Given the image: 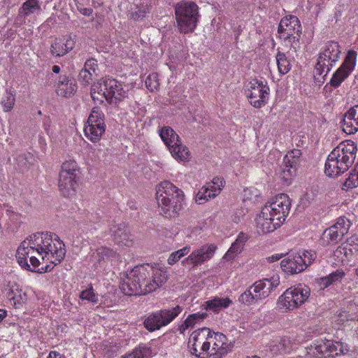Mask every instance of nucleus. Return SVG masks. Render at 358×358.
<instances>
[{"mask_svg": "<svg viewBox=\"0 0 358 358\" xmlns=\"http://www.w3.org/2000/svg\"><path fill=\"white\" fill-rule=\"evenodd\" d=\"M358 187V173L355 171V169L350 173L348 177L343 183V189H348Z\"/></svg>", "mask_w": 358, "mask_h": 358, "instance_id": "40", "label": "nucleus"}, {"mask_svg": "<svg viewBox=\"0 0 358 358\" xmlns=\"http://www.w3.org/2000/svg\"><path fill=\"white\" fill-rule=\"evenodd\" d=\"M189 251H190V247L185 246L183 248L176 251L175 253L178 257L179 259H180L185 255H187L189 252Z\"/></svg>", "mask_w": 358, "mask_h": 358, "instance_id": "54", "label": "nucleus"}, {"mask_svg": "<svg viewBox=\"0 0 358 358\" xmlns=\"http://www.w3.org/2000/svg\"><path fill=\"white\" fill-rule=\"evenodd\" d=\"M34 238H36L35 234L30 235L21 243L17 250L16 258L22 268L32 272L42 273L39 269L37 270L41 264V257L38 256V252L41 251L34 245Z\"/></svg>", "mask_w": 358, "mask_h": 358, "instance_id": "7", "label": "nucleus"}, {"mask_svg": "<svg viewBox=\"0 0 358 358\" xmlns=\"http://www.w3.org/2000/svg\"><path fill=\"white\" fill-rule=\"evenodd\" d=\"M150 4H141V6L138 7L136 10L131 12V16L134 20H139L145 17L146 14L150 13Z\"/></svg>", "mask_w": 358, "mask_h": 358, "instance_id": "39", "label": "nucleus"}, {"mask_svg": "<svg viewBox=\"0 0 358 358\" xmlns=\"http://www.w3.org/2000/svg\"><path fill=\"white\" fill-rule=\"evenodd\" d=\"M4 294L8 300L13 301V304L15 307H19L22 305L24 299L22 295L25 296V293H22V289L16 285L8 286V287L6 288Z\"/></svg>", "mask_w": 358, "mask_h": 358, "instance_id": "30", "label": "nucleus"}, {"mask_svg": "<svg viewBox=\"0 0 358 358\" xmlns=\"http://www.w3.org/2000/svg\"><path fill=\"white\" fill-rule=\"evenodd\" d=\"M219 194V189H213L210 185L206 184L197 192L196 195V202L201 204L212 198H215Z\"/></svg>", "mask_w": 358, "mask_h": 358, "instance_id": "32", "label": "nucleus"}, {"mask_svg": "<svg viewBox=\"0 0 358 358\" xmlns=\"http://www.w3.org/2000/svg\"><path fill=\"white\" fill-rule=\"evenodd\" d=\"M35 243L41 252L38 256L44 261H48L53 265L59 264L66 255L65 245L59 236L51 232H38L35 234Z\"/></svg>", "mask_w": 358, "mask_h": 358, "instance_id": "4", "label": "nucleus"}, {"mask_svg": "<svg viewBox=\"0 0 358 358\" xmlns=\"http://www.w3.org/2000/svg\"><path fill=\"white\" fill-rule=\"evenodd\" d=\"M75 41L71 36L57 38L51 44L50 52L55 57H62L73 49Z\"/></svg>", "mask_w": 358, "mask_h": 358, "instance_id": "24", "label": "nucleus"}, {"mask_svg": "<svg viewBox=\"0 0 358 358\" xmlns=\"http://www.w3.org/2000/svg\"><path fill=\"white\" fill-rule=\"evenodd\" d=\"M341 53V47L338 42L334 41L327 42L319 52L317 62L315 68V73L321 76L325 73L322 77L324 80L327 73L338 61Z\"/></svg>", "mask_w": 358, "mask_h": 358, "instance_id": "9", "label": "nucleus"}, {"mask_svg": "<svg viewBox=\"0 0 358 358\" xmlns=\"http://www.w3.org/2000/svg\"><path fill=\"white\" fill-rule=\"evenodd\" d=\"M178 257L176 255L175 252H172L167 259V262L170 265H173L179 261Z\"/></svg>", "mask_w": 358, "mask_h": 358, "instance_id": "56", "label": "nucleus"}, {"mask_svg": "<svg viewBox=\"0 0 358 358\" xmlns=\"http://www.w3.org/2000/svg\"><path fill=\"white\" fill-rule=\"evenodd\" d=\"M79 180V170L77 163L74 160L66 161L63 163L59 172V189L65 197L71 196L78 187Z\"/></svg>", "mask_w": 358, "mask_h": 358, "instance_id": "10", "label": "nucleus"}, {"mask_svg": "<svg viewBox=\"0 0 358 358\" xmlns=\"http://www.w3.org/2000/svg\"><path fill=\"white\" fill-rule=\"evenodd\" d=\"M178 27L181 33L192 32L199 17V7L193 1H180L175 6Z\"/></svg>", "mask_w": 358, "mask_h": 358, "instance_id": "8", "label": "nucleus"}, {"mask_svg": "<svg viewBox=\"0 0 358 358\" xmlns=\"http://www.w3.org/2000/svg\"><path fill=\"white\" fill-rule=\"evenodd\" d=\"M313 354L320 358H327L336 350L334 347V341L331 340H317L310 345Z\"/></svg>", "mask_w": 358, "mask_h": 358, "instance_id": "27", "label": "nucleus"}, {"mask_svg": "<svg viewBox=\"0 0 358 358\" xmlns=\"http://www.w3.org/2000/svg\"><path fill=\"white\" fill-rule=\"evenodd\" d=\"M225 182L223 178H214L212 181L207 182V185H210L213 189L217 188L219 189V193L220 192L222 187H224Z\"/></svg>", "mask_w": 358, "mask_h": 358, "instance_id": "49", "label": "nucleus"}, {"mask_svg": "<svg viewBox=\"0 0 358 358\" xmlns=\"http://www.w3.org/2000/svg\"><path fill=\"white\" fill-rule=\"evenodd\" d=\"M243 245L234 241L232 243L230 248L228 250L227 252L225 254L224 258L227 261L234 259L238 254H239L242 250L243 249Z\"/></svg>", "mask_w": 358, "mask_h": 358, "instance_id": "43", "label": "nucleus"}, {"mask_svg": "<svg viewBox=\"0 0 358 358\" xmlns=\"http://www.w3.org/2000/svg\"><path fill=\"white\" fill-rule=\"evenodd\" d=\"M348 250H349L345 247H341L336 250V253L344 254L345 256H347Z\"/></svg>", "mask_w": 358, "mask_h": 358, "instance_id": "61", "label": "nucleus"}, {"mask_svg": "<svg viewBox=\"0 0 358 358\" xmlns=\"http://www.w3.org/2000/svg\"><path fill=\"white\" fill-rule=\"evenodd\" d=\"M54 87L56 94L64 98L73 96L78 90V85L75 79L66 74L59 75L56 78Z\"/></svg>", "mask_w": 358, "mask_h": 358, "instance_id": "21", "label": "nucleus"}, {"mask_svg": "<svg viewBox=\"0 0 358 358\" xmlns=\"http://www.w3.org/2000/svg\"><path fill=\"white\" fill-rule=\"evenodd\" d=\"M79 296L82 300H87L93 303H96L99 301L98 296L94 293L92 286L82 291Z\"/></svg>", "mask_w": 358, "mask_h": 358, "instance_id": "41", "label": "nucleus"}, {"mask_svg": "<svg viewBox=\"0 0 358 358\" xmlns=\"http://www.w3.org/2000/svg\"><path fill=\"white\" fill-rule=\"evenodd\" d=\"M47 358H64L62 355L60 353L55 352V351H51Z\"/></svg>", "mask_w": 358, "mask_h": 358, "instance_id": "59", "label": "nucleus"}, {"mask_svg": "<svg viewBox=\"0 0 358 358\" xmlns=\"http://www.w3.org/2000/svg\"><path fill=\"white\" fill-rule=\"evenodd\" d=\"M157 199L160 213L166 217H174L182 208L184 194L181 189L168 180L162 181L157 191Z\"/></svg>", "mask_w": 358, "mask_h": 358, "instance_id": "5", "label": "nucleus"}, {"mask_svg": "<svg viewBox=\"0 0 358 358\" xmlns=\"http://www.w3.org/2000/svg\"><path fill=\"white\" fill-rule=\"evenodd\" d=\"M231 303V300L227 297H215L213 299L206 301L203 304V306L205 307L206 310H212L213 312H218L222 308L229 307Z\"/></svg>", "mask_w": 358, "mask_h": 358, "instance_id": "31", "label": "nucleus"}, {"mask_svg": "<svg viewBox=\"0 0 358 358\" xmlns=\"http://www.w3.org/2000/svg\"><path fill=\"white\" fill-rule=\"evenodd\" d=\"M279 285L280 277L278 275H274L270 278H264L256 281L251 285V287L259 303L267 298Z\"/></svg>", "mask_w": 358, "mask_h": 358, "instance_id": "20", "label": "nucleus"}, {"mask_svg": "<svg viewBox=\"0 0 358 358\" xmlns=\"http://www.w3.org/2000/svg\"><path fill=\"white\" fill-rule=\"evenodd\" d=\"M334 347L336 350L334 353L336 356L345 355L349 351L348 346L341 342H334Z\"/></svg>", "mask_w": 358, "mask_h": 358, "instance_id": "48", "label": "nucleus"}, {"mask_svg": "<svg viewBox=\"0 0 358 358\" xmlns=\"http://www.w3.org/2000/svg\"><path fill=\"white\" fill-rule=\"evenodd\" d=\"M83 69H86V72L91 73V77L93 78L94 75H97L98 63L97 60L94 58L88 59L84 64Z\"/></svg>", "mask_w": 358, "mask_h": 358, "instance_id": "44", "label": "nucleus"}, {"mask_svg": "<svg viewBox=\"0 0 358 358\" xmlns=\"http://www.w3.org/2000/svg\"><path fill=\"white\" fill-rule=\"evenodd\" d=\"M114 252L110 249H108V248H103L101 252H98V255L99 254H102V255H104L105 256H110L112 255V254H113Z\"/></svg>", "mask_w": 358, "mask_h": 358, "instance_id": "60", "label": "nucleus"}, {"mask_svg": "<svg viewBox=\"0 0 358 358\" xmlns=\"http://www.w3.org/2000/svg\"><path fill=\"white\" fill-rule=\"evenodd\" d=\"M357 52L350 50L341 66L334 73L330 81L324 86L327 89L329 85L334 88L338 87L355 69L357 62Z\"/></svg>", "mask_w": 358, "mask_h": 358, "instance_id": "17", "label": "nucleus"}, {"mask_svg": "<svg viewBox=\"0 0 358 358\" xmlns=\"http://www.w3.org/2000/svg\"><path fill=\"white\" fill-rule=\"evenodd\" d=\"M216 246L210 245H204L199 249L193 251L187 258L182 261V263L196 266L201 264L210 259L214 255Z\"/></svg>", "mask_w": 358, "mask_h": 358, "instance_id": "22", "label": "nucleus"}, {"mask_svg": "<svg viewBox=\"0 0 358 358\" xmlns=\"http://www.w3.org/2000/svg\"><path fill=\"white\" fill-rule=\"evenodd\" d=\"M281 257H282L281 254H275V255H273L268 257L267 258V260L269 262H276V261H278L279 259H280Z\"/></svg>", "mask_w": 358, "mask_h": 358, "instance_id": "58", "label": "nucleus"}, {"mask_svg": "<svg viewBox=\"0 0 358 358\" xmlns=\"http://www.w3.org/2000/svg\"><path fill=\"white\" fill-rule=\"evenodd\" d=\"M213 341V332L209 328L203 327L193 331L189 341L191 353L199 358L209 356V347Z\"/></svg>", "mask_w": 358, "mask_h": 358, "instance_id": "12", "label": "nucleus"}, {"mask_svg": "<svg viewBox=\"0 0 358 358\" xmlns=\"http://www.w3.org/2000/svg\"><path fill=\"white\" fill-rule=\"evenodd\" d=\"M41 12V5L38 0H27L19 8L16 21L20 24L25 22V19L34 15H39Z\"/></svg>", "mask_w": 358, "mask_h": 358, "instance_id": "26", "label": "nucleus"}, {"mask_svg": "<svg viewBox=\"0 0 358 358\" xmlns=\"http://www.w3.org/2000/svg\"><path fill=\"white\" fill-rule=\"evenodd\" d=\"M276 62L280 73L286 74L290 71L291 64L285 53L278 52L276 55Z\"/></svg>", "mask_w": 358, "mask_h": 358, "instance_id": "36", "label": "nucleus"}, {"mask_svg": "<svg viewBox=\"0 0 358 358\" xmlns=\"http://www.w3.org/2000/svg\"><path fill=\"white\" fill-rule=\"evenodd\" d=\"M206 316V313H196L189 315L186 320L178 327L180 334H183L187 329L193 328L198 321L203 320Z\"/></svg>", "mask_w": 358, "mask_h": 358, "instance_id": "33", "label": "nucleus"}, {"mask_svg": "<svg viewBox=\"0 0 358 358\" xmlns=\"http://www.w3.org/2000/svg\"><path fill=\"white\" fill-rule=\"evenodd\" d=\"M350 222L345 217H339L335 224L325 229L321 240L324 245L336 244L341 241L349 230Z\"/></svg>", "mask_w": 358, "mask_h": 358, "instance_id": "18", "label": "nucleus"}, {"mask_svg": "<svg viewBox=\"0 0 358 358\" xmlns=\"http://www.w3.org/2000/svg\"><path fill=\"white\" fill-rule=\"evenodd\" d=\"M291 207L287 194L277 195L270 203H266L256 218V228L259 234H265L275 231L285 221Z\"/></svg>", "mask_w": 358, "mask_h": 358, "instance_id": "2", "label": "nucleus"}, {"mask_svg": "<svg viewBox=\"0 0 358 358\" xmlns=\"http://www.w3.org/2000/svg\"><path fill=\"white\" fill-rule=\"evenodd\" d=\"M52 72L55 73H59L60 72V67L57 65H54L52 66Z\"/></svg>", "mask_w": 358, "mask_h": 358, "instance_id": "64", "label": "nucleus"}, {"mask_svg": "<svg viewBox=\"0 0 358 358\" xmlns=\"http://www.w3.org/2000/svg\"><path fill=\"white\" fill-rule=\"evenodd\" d=\"M80 13H81L83 15H85V16H90V15H92V9L85 8L82 9V10H80Z\"/></svg>", "mask_w": 358, "mask_h": 358, "instance_id": "62", "label": "nucleus"}, {"mask_svg": "<svg viewBox=\"0 0 358 358\" xmlns=\"http://www.w3.org/2000/svg\"><path fill=\"white\" fill-rule=\"evenodd\" d=\"M301 152L298 149L289 151L283 158L280 176L285 182H289L295 175L300 164Z\"/></svg>", "mask_w": 358, "mask_h": 358, "instance_id": "19", "label": "nucleus"}, {"mask_svg": "<svg viewBox=\"0 0 358 358\" xmlns=\"http://www.w3.org/2000/svg\"><path fill=\"white\" fill-rule=\"evenodd\" d=\"M126 94L122 85L110 77L102 78L91 86V96L99 103H103L104 100L111 103L113 99L120 101L126 96Z\"/></svg>", "mask_w": 358, "mask_h": 358, "instance_id": "6", "label": "nucleus"}, {"mask_svg": "<svg viewBox=\"0 0 358 358\" xmlns=\"http://www.w3.org/2000/svg\"><path fill=\"white\" fill-rule=\"evenodd\" d=\"M287 22H288L287 16H286L281 20V21L278 25V32L279 34H282V36L284 38H285V36H286L285 28H286V27H287V23H288Z\"/></svg>", "mask_w": 358, "mask_h": 358, "instance_id": "52", "label": "nucleus"}, {"mask_svg": "<svg viewBox=\"0 0 358 358\" xmlns=\"http://www.w3.org/2000/svg\"><path fill=\"white\" fill-rule=\"evenodd\" d=\"M251 286L241 294L238 298V301L247 306H250L259 303L257 296L253 294Z\"/></svg>", "mask_w": 358, "mask_h": 358, "instance_id": "37", "label": "nucleus"}, {"mask_svg": "<svg viewBox=\"0 0 358 358\" xmlns=\"http://www.w3.org/2000/svg\"><path fill=\"white\" fill-rule=\"evenodd\" d=\"M213 345L212 347H209V356L213 357L214 358H222V357L228 353L232 348L231 345H226L225 347H222L220 344H217V342H213Z\"/></svg>", "mask_w": 358, "mask_h": 358, "instance_id": "35", "label": "nucleus"}, {"mask_svg": "<svg viewBox=\"0 0 358 358\" xmlns=\"http://www.w3.org/2000/svg\"><path fill=\"white\" fill-rule=\"evenodd\" d=\"M159 134L176 159L185 161L189 159L188 148L181 143L178 135L171 127L169 126L162 127L159 130Z\"/></svg>", "mask_w": 358, "mask_h": 358, "instance_id": "11", "label": "nucleus"}, {"mask_svg": "<svg viewBox=\"0 0 358 358\" xmlns=\"http://www.w3.org/2000/svg\"><path fill=\"white\" fill-rule=\"evenodd\" d=\"M7 316V311L0 308V322Z\"/></svg>", "mask_w": 358, "mask_h": 358, "instance_id": "63", "label": "nucleus"}, {"mask_svg": "<svg viewBox=\"0 0 358 358\" xmlns=\"http://www.w3.org/2000/svg\"><path fill=\"white\" fill-rule=\"evenodd\" d=\"M180 306L169 309H162L153 312L144 320L145 328L149 331L159 330L171 323L182 311Z\"/></svg>", "mask_w": 358, "mask_h": 358, "instance_id": "14", "label": "nucleus"}, {"mask_svg": "<svg viewBox=\"0 0 358 358\" xmlns=\"http://www.w3.org/2000/svg\"><path fill=\"white\" fill-rule=\"evenodd\" d=\"M310 288L299 285L288 288L278 299V304L289 310H293L304 303L310 296Z\"/></svg>", "mask_w": 358, "mask_h": 358, "instance_id": "15", "label": "nucleus"}, {"mask_svg": "<svg viewBox=\"0 0 358 358\" xmlns=\"http://www.w3.org/2000/svg\"><path fill=\"white\" fill-rule=\"evenodd\" d=\"M269 91L266 81L253 79L248 84L245 94L253 107L260 108L266 103Z\"/></svg>", "mask_w": 358, "mask_h": 358, "instance_id": "16", "label": "nucleus"}, {"mask_svg": "<svg viewBox=\"0 0 358 358\" xmlns=\"http://www.w3.org/2000/svg\"><path fill=\"white\" fill-rule=\"evenodd\" d=\"M189 251H190V247L185 246L183 248L176 251L175 253L178 257L179 259H180L185 255H187L189 252Z\"/></svg>", "mask_w": 358, "mask_h": 358, "instance_id": "53", "label": "nucleus"}, {"mask_svg": "<svg viewBox=\"0 0 358 358\" xmlns=\"http://www.w3.org/2000/svg\"><path fill=\"white\" fill-rule=\"evenodd\" d=\"M288 23L286 27V36L285 39H293V41H299L301 34V24L297 17L294 15L287 16Z\"/></svg>", "mask_w": 358, "mask_h": 358, "instance_id": "29", "label": "nucleus"}, {"mask_svg": "<svg viewBox=\"0 0 358 358\" xmlns=\"http://www.w3.org/2000/svg\"><path fill=\"white\" fill-rule=\"evenodd\" d=\"M301 256L302 259L305 262V268H306L316 258V253L313 250H306Z\"/></svg>", "mask_w": 358, "mask_h": 358, "instance_id": "46", "label": "nucleus"}, {"mask_svg": "<svg viewBox=\"0 0 358 358\" xmlns=\"http://www.w3.org/2000/svg\"><path fill=\"white\" fill-rule=\"evenodd\" d=\"M145 86L151 92L157 90L159 86L158 75L155 73L150 74L145 80Z\"/></svg>", "mask_w": 358, "mask_h": 358, "instance_id": "42", "label": "nucleus"}, {"mask_svg": "<svg viewBox=\"0 0 358 358\" xmlns=\"http://www.w3.org/2000/svg\"><path fill=\"white\" fill-rule=\"evenodd\" d=\"M357 148L352 141L339 143L328 155L324 173L329 177H336L347 171L353 164Z\"/></svg>", "mask_w": 358, "mask_h": 358, "instance_id": "3", "label": "nucleus"}, {"mask_svg": "<svg viewBox=\"0 0 358 358\" xmlns=\"http://www.w3.org/2000/svg\"><path fill=\"white\" fill-rule=\"evenodd\" d=\"M50 124H51V121L48 118L45 119L43 122V128H44L45 132L47 133V134H48V135L50 134Z\"/></svg>", "mask_w": 358, "mask_h": 358, "instance_id": "57", "label": "nucleus"}, {"mask_svg": "<svg viewBox=\"0 0 358 358\" xmlns=\"http://www.w3.org/2000/svg\"><path fill=\"white\" fill-rule=\"evenodd\" d=\"M151 357L152 350L150 348L145 345H139L131 353L125 354L121 358H151Z\"/></svg>", "mask_w": 358, "mask_h": 358, "instance_id": "34", "label": "nucleus"}, {"mask_svg": "<svg viewBox=\"0 0 358 358\" xmlns=\"http://www.w3.org/2000/svg\"><path fill=\"white\" fill-rule=\"evenodd\" d=\"M345 276V273L343 270H337L328 276L322 278V284L325 287H328L334 282L341 281Z\"/></svg>", "mask_w": 358, "mask_h": 358, "instance_id": "38", "label": "nucleus"}, {"mask_svg": "<svg viewBox=\"0 0 358 358\" xmlns=\"http://www.w3.org/2000/svg\"><path fill=\"white\" fill-rule=\"evenodd\" d=\"M31 157L32 156L30 153L20 155L17 159L18 166L20 169L26 168L28 164H31V162H29V159H31Z\"/></svg>", "mask_w": 358, "mask_h": 358, "instance_id": "47", "label": "nucleus"}, {"mask_svg": "<svg viewBox=\"0 0 358 358\" xmlns=\"http://www.w3.org/2000/svg\"><path fill=\"white\" fill-rule=\"evenodd\" d=\"M248 240V236L243 232H241L237 238L236 239V242L244 246L245 243Z\"/></svg>", "mask_w": 358, "mask_h": 358, "instance_id": "55", "label": "nucleus"}, {"mask_svg": "<svg viewBox=\"0 0 358 358\" xmlns=\"http://www.w3.org/2000/svg\"><path fill=\"white\" fill-rule=\"evenodd\" d=\"M343 130L348 134L358 131V105L351 107L344 115L341 121Z\"/></svg>", "mask_w": 358, "mask_h": 358, "instance_id": "25", "label": "nucleus"}, {"mask_svg": "<svg viewBox=\"0 0 358 358\" xmlns=\"http://www.w3.org/2000/svg\"><path fill=\"white\" fill-rule=\"evenodd\" d=\"M227 337L222 333H214L213 332V342H217V344H220L222 347H225L228 345L226 343Z\"/></svg>", "mask_w": 358, "mask_h": 358, "instance_id": "50", "label": "nucleus"}, {"mask_svg": "<svg viewBox=\"0 0 358 358\" xmlns=\"http://www.w3.org/2000/svg\"><path fill=\"white\" fill-rule=\"evenodd\" d=\"M166 271L149 266H136L120 282V288L128 296L142 295L152 292L166 282Z\"/></svg>", "mask_w": 358, "mask_h": 358, "instance_id": "1", "label": "nucleus"}, {"mask_svg": "<svg viewBox=\"0 0 358 358\" xmlns=\"http://www.w3.org/2000/svg\"><path fill=\"white\" fill-rule=\"evenodd\" d=\"M283 271L290 274H296L303 271L305 268V262L302 259L301 255L289 256L280 262Z\"/></svg>", "mask_w": 358, "mask_h": 358, "instance_id": "28", "label": "nucleus"}, {"mask_svg": "<svg viewBox=\"0 0 358 358\" xmlns=\"http://www.w3.org/2000/svg\"><path fill=\"white\" fill-rule=\"evenodd\" d=\"M2 105L5 111L10 110L15 103V97L13 95H8L6 99L2 101Z\"/></svg>", "mask_w": 358, "mask_h": 358, "instance_id": "51", "label": "nucleus"}, {"mask_svg": "<svg viewBox=\"0 0 358 358\" xmlns=\"http://www.w3.org/2000/svg\"><path fill=\"white\" fill-rule=\"evenodd\" d=\"M104 114L98 107H94L84 127L85 137L92 143L99 142L106 131Z\"/></svg>", "mask_w": 358, "mask_h": 358, "instance_id": "13", "label": "nucleus"}, {"mask_svg": "<svg viewBox=\"0 0 358 358\" xmlns=\"http://www.w3.org/2000/svg\"><path fill=\"white\" fill-rule=\"evenodd\" d=\"M110 232L113 236L114 241L117 245L127 247L133 245V236L125 224L121 223L113 225L110 228Z\"/></svg>", "mask_w": 358, "mask_h": 358, "instance_id": "23", "label": "nucleus"}, {"mask_svg": "<svg viewBox=\"0 0 358 358\" xmlns=\"http://www.w3.org/2000/svg\"><path fill=\"white\" fill-rule=\"evenodd\" d=\"M92 79L93 78L91 77V73L86 72V69H82L78 76L79 83L84 86L89 85Z\"/></svg>", "mask_w": 358, "mask_h": 358, "instance_id": "45", "label": "nucleus"}]
</instances>
